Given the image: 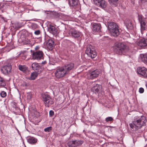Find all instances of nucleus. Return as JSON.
Returning <instances> with one entry per match:
<instances>
[{"instance_id": "1", "label": "nucleus", "mask_w": 147, "mask_h": 147, "mask_svg": "<svg viewBox=\"0 0 147 147\" xmlns=\"http://www.w3.org/2000/svg\"><path fill=\"white\" fill-rule=\"evenodd\" d=\"M147 121L145 117L142 116L140 117L135 118L132 123L129 124V126L133 130L136 131L146 125Z\"/></svg>"}, {"instance_id": "2", "label": "nucleus", "mask_w": 147, "mask_h": 147, "mask_svg": "<svg viewBox=\"0 0 147 147\" xmlns=\"http://www.w3.org/2000/svg\"><path fill=\"white\" fill-rule=\"evenodd\" d=\"M109 33L112 36H117L119 34V29L117 24L113 22H109L107 23Z\"/></svg>"}, {"instance_id": "3", "label": "nucleus", "mask_w": 147, "mask_h": 147, "mask_svg": "<svg viewBox=\"0 0 147 147\" xmlns=\"http://www.w3.org/2000/svg\"><path fill=\"white\" fill-rule=\"evenodd\" d=\"M129 47L123 43H119L115 46L114 51L116 53L121 55H125L128 51Z\"/></svg>"}, {"instance_id": "4", "label": "nucleus", "mask_w": 147, "mask_h": 147, "mask_svg": "<svg viewBox=\"0 0 147 147\" xmlns=\"http://www.w3.org/2000/svg\"><path fill=\"white\" fill-rule=\"evenodd\" d=\"M41 97L42 100L47 107H49L50 105L54 103L53 99L48 94H41Z\"/></svg>"}, {"instance_id": "5", "label": "nucleus", "mask_w": 147, "mask_h": 147, "mask_svg": "<svg viewBox=\"0 0 147 147\" xmlns=\"http://www.w3.org/2000/svg\"><path fill=\"white\" fill-rule=\"evenodd\" d=\"M85 52L86 53L92 58H94L97 56V53L94 46L90 45L87 46Z\"/></svg>"}, {"instance_id": "6", "label": "nucleus", "mask_w": 147, "mask_h": 147, "mask_svg": "<svg viewBox=\"0 0 147 147\" xmlns=\"http://www.w3.org/2000/svg\"><path fill=\"white\" fill-rule=\"evenodd\" d=\"M84 141L81 140H74L69 141L67 143L69 147H78L81 146Z\"/></svg>"}, {"instance_id": "7", "label": "nucleus", "mask_w": 147, "mask_h": 147, "mask_svg": "<svg viewBox=\"0 0 147 147\" xmlns=\"http://www.w3.org/2000/svg\"><path fill=\"white\" fill-rule=\"evenodd\" d=\"M137 72L140 77L147 78V69L144 67H139L137 68Z\"/></svg>"}, {"instance_id": "8", "label": "nucleus", "mask_w": 147, "mask_h": 147, "mask_svg": "<svg viewBox=\"0 0 147 147\" xmlns=\"http://www.w3.org/2000/svg\"><path fill=\"white\" fill-rule=\"evenodd\" d=\"M43 53L42 51H38L33 52L32 54V58L34 60H40L43 59Z\"/></svg>"}, {"instance_id": "9", "label": "nucleus", "mask_w": 147, "mask_h": 147, "mask_svg": "<svg viewBox=\"0 0 147 147\" xmlns=\"http://www.w3.org/2000/svg\"><path fill=\"white\" fill-rule=\"evenodd\" d=\"M95 4L98 7L105 9L107 6V3L104 0H94Z\"/></svg>"}, {"instance_id": "10", "label": "nucleus", "mask_w": 147, "mask_h": 147, "mask_svg": "<svg viewBox=\"0 0 147 147\" xmlns=\"http://www.w3.org/2000/svg\"><path fill=\"white\" fill-rule=\"evenodd\" d=\"M66 74H67L63 67L57 69L55 73V76L58 78L64 76Z\"/></svg>"}, {"instance_id": "11", "label": "nucleus", "mask_w": 147, "mask_h": 147, "mask_svg": "<svg viewBox=\"0 0 147 147\" xmlns=\"http://www.w3.org/2000/svg\"><path fill=\"white\" fill-rule=\"evenodd\" d=\"M31 68L33 70L36 71L38 74L42 71L43 68L37 63H34L32 64Z\"/></svg>"}, {"instance_id": "12", "label": "nucleus", "mask_w": 147, "mask_h": 147, "mask_svg": "<svg viewBox=\"0 0 147 147\" xmlns=\"http://www.w3.org/2000/svg\"><path fill=\"white\" fill-rule=\"evenodd\" d=\"M11 66L10 65H8L3 66L1 70L2 73L5 75H7L11 72Z\"/></svg>"}, {"instance_id": "13", "label": "nucleus", "mask_w": 147, "mask_h": 147, "mask_svg": "<svg viewBox=\"0 0 147 147\" xmlns=\"http://www.w3.org/2000/svg\"><path fill=\"white\" fill-rule=\"evenodd\" d=\"M48 30L49 32L53 34L54 36H57L58 30L54 26L49 25L48 26Z\"/></svg>"}, {"instance_id": "14", "label": "nucleus", "mask_w": 147, "mask_h": 147, "mask_svg": "<svg viewBox=\"0 0 147 147\" xmlns=\"http://www.w3.org/2000/svg\"><path fill=\"white\" fill-rule=\"evenodd\" d=\"M100 74L98 70H95L88 74V77L91 79H94L98 77Z\"/></svg>"}, {"instance_id": "15", "label": "nucleus", "mask_w": 147, "mask_h": 147, "mask_svg": "<svg viewBox=\"0 0 147 147\" xmlns=\"http://www.w3.org/2000/svg\"><path fill=\"white\" fill-rule=\"evenodd\" d=\"M74 67V64L72 63H70L67 64H66L63 67L67 74L73 69Z\"/></svg>"}, {"instance_id": "16", "label": "nucleus", "mask_w": 147, "mask_h": 147, "mask_svg": "<svg viewBox=\"0 0 147 147\" xmlns=\"http://www.w3.org/2000/svg\"><path fill=\"white\" fill-rule=\"evenodd\" d=\"M70 6L75 8L78 7L80 5L79 0H66Z\"/></svg>"}, {"instance_id": "17", "label": "nucleus", "mask_w": 147, "mask_h": 147, "mask_svg": "<svg viewBox=\"0 0 147 147\" xmlns=\"http://www.w3.org/2000/svg\"><path fill=\"white\" fill-rule=\"evenodd\" d=\"M101 26L100 24L95 23L92 26V31L99 32L101 31Z\"/></svg>"}, {"instance_id": "18", "label": "nucleus", "mask_w": 147, "mask_h": 147, "mask_svg": "<svg viewBox=\"0 0 147 147\" xmlns=\"http://www.w3.org/2000/svg\"><path fill=\"white\" fill-rule=\"evenodd\" d=\"M46 46L50 50H51L54 46V42L52 39H49L45 41Z\"/></svg>"}, {"instance_id": "19", "label": "nucleus", "mask_w": 147, "mask_h": 147, "mask_svg": "<svg viewBox=\"0 0 147 147\" xmlns=\"http://www.w3.org/2000/svg\"><path fill=\"white\" fill-rule=\"evenodd\" d=\"M81 34V32L77 30H72L69 32L70 35L75 38H78Z\"/></svg>"}, {"instance_id": "20", "label": "nucleus", "mask_w": 147, "mask_h": 147, "mask_svg": "<svg viewBox=\"0 0 147 147\" xmlns=\"http://www.w3.org/2000/svg\"><path fill=\"white\" fill-rule=\"evenodd\" d=\"M102 86L101 85L96 84L92 88L91 91L95 94L98 93L102 88Z\"/></svg>"}, {"instance_id": "21", "label": "nucleus", "mask_w": 147, "mask_h": 147, "mask_svg": "<svg viewBox=\"0 0 147 147\" xmlns=\"http://www.w3.org/2000/svg\"><path fill=\"white\" fill-rule=\"evenodd\" d=\"M138 46L142 48L147 46V39L143 38L140 40L138 43Z\"/></svg>"}, {"instance_id": "22", "label": "nucleus", "mask_w": 147, "mask_h": 147, "mask_svg": "<svg viewBox=\"0 0 147 147\" xmlns=\"http://www.w3.org/2000/svg\"><path fill=\"white\" fill-rule=\"evenodd\" d=\"M11 105L12 107V109L14 113L16 114V112L20 110L17 103L14 101H12L11 103Z\"/></svg>"}, {"instance_id": "23", "label": "nucleus", "mask_w": 147, "mask_h": 147, "mask_svg": "<svg viewBox=\"0 0 147 147\" xmlns=\"http://www.w3.org/2000/svg\"><path fill=\"white\" fill-rule=\"evenodd\" d=\"M27 140L28 142L32 144H35L37 141V139L33 137H30Z\"/></svg>"}, {"instance_id": "24", "label": "nucleus", "mask_w": 147, "mask_h": 147, "mask_svg": "<svg viewBox=\"0 0 147 147\" xmlns=\"http://www.w3.org/2000/svg\"><path fill=\"white\" fill-rule=\"evenodd\" d=\"M37 76V73L36 72H33L31 74L30 76L28 78V79L30 80H34L36 79Z\"/></svg>"}, {"instance_id": "25", "label": "nucleus", "mask_w": 147, "mask_h": 147, "mask_svg": "<svg viewBox=\"0 0 147 147\" xmlns=\"http://www.w3.org/2000/svg\"><path fill=\"white\" fill-rule=\"evenodd\" d=\"M19 69L20 71L24 72L27 70L28 68L25 65H19Z\"/></svg>"}, {"instance_id": "26", "label": "nucleus", "mask_w": 147, "mask_h": 147, "mask_svg": "<svg viewBox=\"0 0 147 147\" xmlns=\"http://www.w3.org/2000/svg\"><path fill=\"white\" fill-rule=\"evenodd\" d=\"M50 11L51 12V15L54 18H58L60 16V14L57 12L54 11Z\"/></svg>"}, {"instance_id": "27", "label": "nucleus", "mask_w": 147, "mask_h": 147, "mask_svg": "<svg viewBox=\"0 0 147 147\" xmlns=\"http://www.w3.org/2000/svg\"><path fill=\"white\" fill-rule=\"evenodd\" d=\"M142 61L146 64L147 65V55L144 54L141 57Z\"/></svg>"}, {"instance_id": "28", "label": "nucleus", "mask_w": 147, "mask_h": 147, "mask_svg": "<svg viewBox=\"0 0 147 147\" xmlns=\"http://www.w3.org/2000/svg\"><path fill=\"white\" fill-rule=\"evenodd\" d=\"M5 85V80L3 78L0 76V87H4Z\"/></svg>"}, {"instance_id": "29", "label": "nucleus", "mask_w": 147, "mask_h": 147, "mask_svg": "<svg viewBox=\"0 0 147 147\" xmlns=\"http://www.w3.org/2000/svg\"><path fill=\"white\" fill-rule=\"evenodd\" d=\"M140 26L141 29L142 30H145V26L146 25V23L145 22V20H144L140 23Z\"/></svg>"}, {"instance_id": "30", "label": "nucleus", "mask_w": 147, "mask_h": 147, "mask_svg": "<svg viewBox=\"0 0 147 147\" xmlns=\"http://www.w3.org/2000/svg\"><path fill=\"white\" fill-rule=\"evenodd\" d=\"M109 3L111 5H115V3H117L118 0H108Z\"/></svg>"}, {"instance_id": "31", "label": "nucleus", "mask_w": 147, "mask_h": 147, "mask_svg": "<svg viewBox=\"0 0 147 147\" xmlns=\"http://www.w3.org/2000/svg\"><path fill=\"white\" fill-rule=\"evenodd\" d=\"M114 119L113 118L111 117H109L106 118L105 119V121L107 122H113V121Z\"/></svg>"}, {"instance_id": "32", "label": "nucleus", "mask_w": 147, "mask_h": 147, "mask_svg": "<svg viewBox=\"0 0 147 147\" xmlns=\"http://www.w3.org/2000/svg\"><path fill=\"white\" fill-rule=\"evenodd\" d=\"M23 43L25 45H28L30 44V41L27 38H25V40L23 41Z\"/></svg>"}, {"instance_id": "33", "label": "nucleus", "mask_w": 147, "mask_h": 147, "mask_svg": "<svg viewBox=\"0 0 147 147\" xmlns=\"http://www.w3.org/2000/svg\"><path fill=\"white\" fill-rule=\"evenodd\" d=\"M0 94L1 96L3 98H4L7 96L6 93L4 91H2Z\"/></svg>"}, {"instance_id": "34", "label": "nucleus", "mask_w": 147, "mask_h": 147, "mask_svg": "<svg viewBox=\"0 0 147 147\" xmlns=\"http://www.w3.org/2000/svg\"><path fill=\"white\" fill-rule=\"evenodd\" d=\"M52 129V127H51V126L49 127H47L46 128H45L44 129V131L45 132H49Z\"/></svg>"}, {"instance_id": "35", "label": "nucleus", "mask_w": 147, "mask_h": 147, "mask_svg": "<svg viewBox=\"0 0 147 147\" xmlns=\"http://www.w3.org/2000/svg\"><path fill=\"white\" fill-rule=\"evenodd\" d=\"M138 20L140 23L141 22H142V21L145 20L143 18L142 16H138Z\"/></svg>"}, {"instance_id": "36", "label": "nucleus", "mask_w": 147, "mask_h": 147, "mask_svg": "<svg viewBox=\"0 0 147 147\" xmlns=\"http://www.w3.org/2000/svg\"><path fill=\"white\" fill-rule=\"evenodd\" d=\"M38 25L36 24H33L32 25V29H35L38 27Z\"/></svg>"}, {"instance_id": "37", "label": "nucleus", "mask_w": 147, "mask_h": 147, "mask_svg": "<svg viewBox=\"0 0 147 147\" xmlns=\"http://www.w3.org/2000/svg\"><path fill=\"white\" fill-rule=\"evenodd\" d=\"M54 114V112L53 110H50L49 112L50 117H52Z\"/></svg>"}, {"instance_id": "38", "label": "nucleus", "mask_w": 147, "mask_h": 147, "mask_svg": "<svg viewBox=\"0 0 147 147\" xmlns=\"http://www.w3.org/2000/svg\"><path fill=\"white\" fill-rule=\"evenodd\" d=\"M144 89L142 87L140 88L139 89V92L140 93H142L144 92Z\"/></svg>"}, {"instance_id": "39", "label": "nucleus", "mask_w": 147, "mask_h": 147, "mask_svg": "<svg viewBox=\"0 0 147 147\" xmlns=\"http://www.w3.org/2000/svg\"><path fill=\"white\" fill-rule=\"evenodd\" d=\"M40 32L39 30H38L35 31L34 32V34L36 35H38L40 34Z\"/></svg>"}, {"instance_id": "40", "label": "nucleus", "mask_w": 147, "mask_h": 147, "mask_svg": "<svg viewBox=\"0 0 147 147\" xmlns=\"http://www.w3.org/2000/svg\"><path fill=\"white\" fill-rule=\"evenodd\" d=\"M60 28H63L62 30L63 31H65V30H66V27H65V26L64 25L61 26L60 27Z\"/></svg>"}, {"instance_id": "41", "label": "nucleus", "mask_w": 147, "mask_h": 147, "mask_svg": "<svg viewBox=\"0 0 147 147\" xmlns=\"http://www.w3.org/2000/svg\"><path fill=\"white\" fill-rule=\"evenodd\" d=\"M39 46H36L35 47L34 49L36 50H37L39 49Z\"/></svg>"}, {"instance_id": "42", "label": "nucleus", "mask_w": 147, "mask_h": 147, "mask_svg": "<svg viewBox=\"0 0 147 147\" xmlns=\"http://www.w3.org/2000/svg\"><path fill=\"white\" fill-rule=\"evenodd\" d=\"M27 97L28 98H31V96L30 94H28V95L27 96Z\"/></svg>"}, {"instance_id": "43", "label": "nucleus", "mask_w": 147, "mask_h": 147, "mask_svg": "<svg viewBox=\"0 0 147 147\" xmlns=\"http://www.w3.org/2000/svg\"><path fill=\"white\" fill-rule=\"evenodd\" d=\"M142 3H144L147 2V0H141Z\"/></svg>"}, {"instance_id": "44", "label": "nucleus", "mask_w": 147, "mask_h": 147, "mask_svg": "<svg viewBox=\"0 0 147 147\" xmlns=\"http://www.w3.org/2000/svg\"><path fill=\"white\" fill-rule=\"evenodd\" d=\"M46 63V61H45L42 62L41 63H42V64H45Z\"/></svg>"}, {"instance_id": "45", "label": "nucleus", "mask_w": 147, "mask_h": 147, "mask_svg": "<svg viewBox=\"0 0 147 147\" xmlns=\"http://www.w3.org/2000/svg\"><path fill=\"white\" fill-rule=\"evenodd\" d=\"M24 86H27V84L26 83L25 84H24Z\"/></svg>"}]
</instances>
